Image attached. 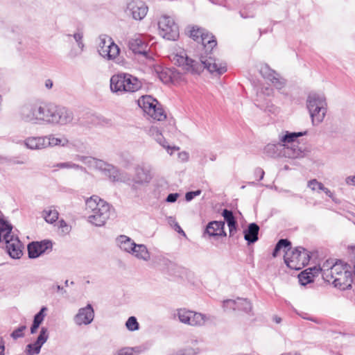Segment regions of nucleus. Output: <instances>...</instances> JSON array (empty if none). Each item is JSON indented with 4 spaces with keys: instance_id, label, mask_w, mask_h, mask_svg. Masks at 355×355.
<instances>
[{
    "instance_id": "nucleus-43",
    "label": "nucleus",
    "mask_w": 355,
    "mask_h": 355,
    "mask_svg": "<svg viewBox=\"0 0 355 355\" xmlns=\"http://www.w3.org/2000/svg\"><path fill=\"white\" fill-rule=\"evenodd\" d=\"M55 167H58L59 168H67V169H75V170H79L82 169V167L71 162H60L58 163L56 165H55Z\"/></svg>"
},
{
    "instance_id": "nucleus-20",
    "label": "nucleus",
    "mask_w": 355,
    "mask_h": 355,
    "mask_svg": "<svg viewBox=\"0 0 355 355\" xmlns=\"http://www.w3.org/2000/svg\"><path fill=\"white\" fill-rule=\"evenodd\" d=\"M6 244V248L10 256L13 259H19L22 254L21 243L19 240L10 234L8 239L3 240Z\"/></svg>"
},
{
    "instance_id": "nucleus-49",
    "label": "nucleus",
    "mask_w": 355,
    "mask_h": 355,
    "mask_svg": "<svg viewBox=\"0 0 355 355\" xmlns=\"http://www.w3.org/2000/svg\"><path fill=\"white\" fill-rule=\"evenodd\" d=\"M168 222L171 225H173L174 229L175 231H177L178 233L182 234L185 236L184 232L182 230L181 227L178 225V223L176 222L175 218L170 216L168 218Z\"/></svg>"
},
{
    "instance_id": "nucleus-19",
    "label": "nucleus",
    "mask_w": 355,
    "mask_h": 355,
    "mask_svg": "<svg viewBox=\"0 0 355 355\" xmlns=\"http://www.w3.org/2000/svg\"><path fill=\"white\" fill-rule=\"evenodd\" d=\"M260 73L265 78L271 81L277 89H282L286 85L285 80L266 65L260 69Z\"/></svg>"
},
{
    "instance_id": "nucleus-5",
    "label": "nucleus",
    "mask_w": 355,
    "mask_h": 355,
    "mask_svg": "<svg viewBox=\"0 0 355 355\" xmlns=\"http://www.w3.org/2000/svg\"><path fill=\"white\" fill-rule=\"evenodd\" d=\"M306 106L313 124L321 123L326 114L327 103L324 95L311 93L306 99Z\"/></svg>"
},
{
    "instance_id": "nucleus-61",
    "label": "nucleus",
    "mask_w": 355,
    "mask_h": 355,
    "mask_svg": "<svg viewBox=\"0 0 355 355\" xmlns=\"http://www.w3.org/2000/svg\"><path fill=\"white\" fill-rule=\"evenodd\" d=\"M40 327V324H37V323H35V322H33V324L31 327V334H34L37 332V329L39 328Z\"/></svg>"
},
{
    "instance_id": "nucleus-35",
    "label": "nucleus",
    "mask_w": 355,
    "mask_h": 355,
    "mask_svg": "<svg viewBox=\"0 0 355 355\" xmlns=\"http://www.w3.org/2000/svg\"><path fill=\"white\" fill-rule=\"evenodd\" d=\"M334 264L332 261L327 260L320 267L322 277L327 282H330L332 279L331 271Z\"/></svg>"
},
{
    "instance_id": "nucleus-51",
    "label": "nucleus",
    "mask_w": 355,
    "mask_h": 355,
    "mask_svg": "<svg viewBox=\"0 0 355 355\" xmlns=\"http://www.w3.org/2000/svg\"><path fill=\"white\" fill-rule=\"evenodd\" d=\"M201 193L200 190H196L194 191H189L187 192L185 195V199L187 201H191L193 200L196 196H199Z\"/></svg>"
},
{
    "instance_id": "nucleus-8",
    "label": "nucleus",
    "mask_w": 355,
    "mask_h": 355,
    "mask_svg": "<svg viewBox=\"0 0 355 355\" xmlns=\"http://www.w3.org/2000/svg\"><path fill=\"white\" fill-rule=\"evenodd\" d=\"M174 318H177L180 322L191 327L205 326L210 320L206 314L189 310L185 308L178 309Z\"/></svg>"
},
{
    "instance_id": "nucleus-63",
    "label": "nucleus",
    "mask_w": 355,
    "mask_h": 355,
    "mask_svg": "<svg viewBox=\"0 0 355 355\" xmlns=\"http://www.w3.org/2000/svg\"><path fill=\"white\" fill-rule=\"evenodd\" d=\"M45 85L48 89H51L53 87V82L51 80H46Z\"/></svg>"
},
{
    "instance_id": "nucleus-27",
    "label": "nucleus",
    "mask_w": 355,
    "mask_h": 355,
    "mask_svg": "<svg viewBox=\"0 0 355 355\" xmlns=\"http://www.w3.org/2000/svg\"><path fill=\"white\" fill-rule=\"evenodd\" d=\"M152 176L150 169L144 166H138L135 169L134 182L136 184H143L150 181Z\"/></svg>"
},
{
    "instance_id": "nucleus-64",
    "label": "nucleus",
    "mask_w": 355,
    "mask_h": 355,
    "mask_svg": "<svg viewBox=\"0 0 355 355\" xmlns=\"http://www.w3.org/2000/svg\"><path fill=\"white\" fill-rule=\"evenodd\" d=\"M273 321L277 324H279L282 322V318L276 315L273 318Z\"/></svg>"
},
{
    "instance_id": "nucleus-48",
    "label": "nucleus",
    "mask_w": 355,
    "mask_h": 355,
    "mask_svg": "<svg viewBox=\"0 0 355 355\" xmlns=\"http://www.w3.org/2000/svg\"><path fill=\"white\" fill-rule=\"evenodd\" d=\"M73 37L76 42L79 49L83 51L84 49V44L83 42V33L80 31H77L73 35Z\"/></svg>"
},
{
    "instance_id": "nucleus-31",
    "label": "nucleus",
    "mask_w": 355,
    "mask_h": 355,
    "mask_svg": "<svg viewBox=\"0 0 355 355\" xmlns=\"http://www.w3.org/2000/svg\"><path fill=\"white\" fill-rule=\"evenodd\" d=\"M199 340L198 339H191L188 341L184 348L178 352L180 355H196L200 349L198 347Z\"/></svg>"
},
{
    "instance_id": "nucleus-22",
    "label": "nucleus",
    "mask_w": 355,
    "mask_h": 355,
    "mask_svg": "<svg viewBox=\"0 0 355 355\" xmlns=\"http://www.w3.org/2000/svg\"><path fill=\"white\" fill-rule=\"evenodd\" d=\"M44 136H31L23 141L24 146L31 150H40L46 148Z\"/></svg>"
},
{
    "instance_id": "nucleus-26",
    "label": "nucleus",
    "mask_w": 355,
    "mask_h": 355,
    "mask_svg": "<svg viewBox=\"0 0 355 355\" xmlns=\"http://www.w3.org/2000/svg\"><path fill=\"white\" fill-rule=\"evenodd\" d=\"M39 124H51L53 117V104L39 105Z\"/></svg>"
},
{
    "instance_id": "nucleus-41",
    "label": "nucleus",
    "mask_w": 355,
    "mask_h": 355,
    "mask_svg": "<svg viewBox=\"0 0 355 355\" xmlns=\"http://www.w3.org/2000/svg\"><path fill=\"white\" fill-rule=\"evenodd\" d=\"M299 281L302 285H306L307 284L313 281L314 274L310 272L308 269L302 272L299 276Z\"/></svg>"
},
{
    "instance_id": "nucleus-25",
    "label": "nucleus",
    "mask_w": 355,
    "mask_h": 355,
    "mask_svg": "<svg viewBox=\"0 0 355 355\" xmlns=\"http://www.w3.org/2000/svg\"><path fill=\"white\" fill-rule=\"evenodd\" d=\"M224 226L225 223L223 221H211L207 225L205 233L210 236H225Z\"/></svg>"
},
{
    "instance_id": "nucleus-21",
    "label": "nucleus",
    "mask_w": 355,
    "mask_h": 355,
    "mask_svg": "<svg viewBox=\"0 0 355 355\" xmlns=\"http://www.w3.org/2000/svg\"><path fill=\"white\" fill-rule=\"evenodd\" d=\"M46 148L59 147H67L69 144L67 137L62 135L49 134L44 136Z\"/></svg>"
},
{
    "instance_id": "nucleus-36",
    "label": "nucleus",
    "mask_w": 355,
    "mask_h": 355,
    "mask_svg": "<svg viewBox=\"0 0 355 355\" xmlns=\"http://www.w3.org/2000/svg\"><path fill=\"white\" fill-rule=\"evenodd\" d=\"M42 217L47 223H53L58 220V212L52 207H48L42 211Z\"/></svg>"
},
{
    "instance_id": "nucleus-2",
    "label": "nucleus",
    "mask_w": 355,
    "mask_h": 355,
    "mask_svg": "<svg viewBox=\"0 0 355 355\" xmlns=\"http://www.w3.org/2000/svg\"><path fill=\"white\" fill-rule=\"evenodd\" d=\"M291 242L287 239H280L277 243L272 255L276 257L282 249H284V261L291 269L299 270L303 268L309 261L308 252L302 247L295 249L289 248Z\"/></svg>"
},
{
    "instance_id": "nucleus-53",
    "label": "nucleus",
    "mask_w": 355,
    "mask_h": 355,
    "mask_svg": "<svg viewBox=\"0 0 355 355\" xmlns=\"http://www.w3.org/2000/svg\"><path fill=\"white\" fill-rule=\"evenodd\" d=\"M321 191H322L327 196L331 198L333 201H334L335 202H338L337 199L334 197V193L328 188L325 187L323 185Z\"/></svg>"
},
{
    "instance_id": "nucleus-11",
    "label": "nucleus",
    "mask_w": 355,
    "mask_h": 355,
    "mask_svg": "<svg viewBox=\"0 0 355 355\" xmlns=\"http://www.w3.org/2000/svg\"><path fill=\"white\" fill-rule=\"evenodd\" d=\"M159 34L163 38L175 41L179 37V28L173 18L162 16L158 21Z\"/></svg>"
},
{
    "instance_id": "nucleus-52",
    "label": "nucleus",
    "mask_w": 355,
    "mask_h": 355,
    "mask_svg": "<svg viewBox=\"0 0 355 355\" xmlns=\"http://www.w3.org/2000/svg\"><path fill=\"white\" fill-rule=\"evenodd\" d=\"M114 355H134L133 349L130 347H125L119 350Z\"/></svg>"
},
{
    "instance_id": "nucleus-30",
    "label": "nucleus",
    "mask_w": 355,
    "mask_h": 355,
    "mask_svg": "<svg viewBox=\"0 0 355 355\" xmlns=\"http://www.w3.org/2000/svg\"><path fill=\"white\" fill-rule=\"evenodd\" d=\"M116 245L123 252L130 254L135 242L125 235H120L116 239Z\"/></svg>"
},
{
    "instance_id": "nucleus-15",
    "label": "nucleus",
    "mask_w": 355,
    "mask_h": 355,
    "mask_svg": "<svg viewBox=\"0 0 355 355\" xmlns=\"http://www.w3.org/2000/svg\"><path fill=\"white\" fill-rule=\"evenodd\" d=\"M94 318V311L92 306L88 304L86 306L78 309L73 317V322L77 326L88 325Z\"/></svg>"
},
{
    "instance_id": "nucleus-44",
    "label": "nucleus",
    "mask_w": 355,
    "mask_h": 355,
    "mask_svg": "<svg viewBox=\"0 0 355 355\" xmlns=\"http://www.w3.org/2000/svg\"><path fill=\"white\" fill-rule=\"evenodd\" d=\"M46 311L47 308L46 306L42 307L40 311L34 316L33 322L40 325L44 320Z\"/></svg>"
},
{
    "instance_id": "nucleus-10",
    "label": "nucleus",
    "mask_w": 355,
    "mask_h": 355,
    "mask_svg": "<svg viewBox=\"0 0 355 355\" xmlns=\"http://www.w3.org/2000/svg\"><path fill=\"white\" fill-rule=\"evenodd\" d=\"M98 41V51L103 58L111 60L119 55L120 49L111 37L101 35Z\"/></svg>"
},
{
    "instance_id": "nucleus-4",
    "label": "nucleus",
    "mask_w": 355,
    "mask_h": 355,
    "mask_svg": "<svg viewBox=\"0 0 355 355\" xmlns=\"http://www.w3.org/2000/svg\"><path fill=\"white\" fill-rule=\"evenodd\" d=\"M110 87L112 92L118 94L134 93L142 87V83L130 73H120L111 77Z\"/></svg>"
},
{
    "instance_id": "nucleus-12",
    "label": "nucleus",
    "mask_w": 355,
    "mask_h": 355,
    "mask_svg": "<svg viewBox=\"0 0 355 355\" xmlns=\"http://www.w3.org/2000/svg\"><path fill=\"white\" fill-rule=\"evenodd\" d=\"M129 49L135 54H139L140 60L150 67L153 65V58L148 53L147 44L141 35H134L128 40Z\"/></svg>"
},
{
    "instance_id": "nucleus-33",
    "label": "nucleus",
    "mask_w": 355,
    "mask_h": 355,
    "mask_svg": "<svg viewBox=\"0 0 355 355\" xmlns=\"http://www.w3.org/2000/svg\"><path fill=\"white\" fill-rule=\"evenodd\" d=\"M199 42H200L202 44L204 48L209 51H211L217 44L214 36L209 33L206 31L203 33V35H202V37H200Z\"/></svg>"
},
{
    "instance_id": "nucleus-9",
    "label": "nucleus",
    "mask_w": 355,
    "mask_h": 355,
    "mask_svg": "<svg viewBox=\"0 0 355 355\" xmlns=\"http://www.w3.org/2000/svg\"><path fill=\"white\" fill-rule=\"evenodd\" d=\"M138 105L145 113L157 121H163L166 115L157 101L150 96H142L137 101Z\"/></svg>"
},
{
    "instance_id": "nucleus-50",
    "label": "nucleus",
    "mask_w": 355,
    "mask_h": 355,
    "mask_svg": "<svg viewBox=\"0 0 355 355\" xmlns=\"http://www.w3.org/2000/svg\"><path fill=\"white\" fill-rule=\"evenodd\" d=\"M26 329L25 326H21L18 329H15L12 334L11 337L14 339H17L24 336L23 331Z\"/></svg>"
},
{
    "instance_id": "nucleus-56",
    "label": "nucleus",
    "mask_w": 355,
    "mask_h": 355,
    "mask_svg": "<svg viewBox=\"0 0 355 355\" xmlns=\"http://www.w3.org/2000/svg\"><path fill=\"white\" fill-rule=\"evenodd\" d=\"M265 110L269 112L276 113L278 111V108L273 105H267Z\"/></svg>"
},
{
    "instance_id": "nucleus-32",
    "label": "nucleus",
    "mask_w": 355,
    "mask_h": 355,
    "mask_svg": "<svg viewBox=\"0 0 355 355\" xmlns=\"http://www.w3.org/2000/svg\"><path fill=\"white\" fill-rule=\"evenodd\" d=\"M283 148L282 143L277 144H268L264 148V153L271 157H283Z\"/></svg>"
},
{
    "instance_id": "nucleus-34",
    "label": "nucleus",
    "mask_w": 355,
    "mask_h": 355,
    "mask_svg": "<svg viewBox=\"0 0 355 355\" xmlns=\"http://www.w3.org/2000/svg\"><path fill=\"white\" fill-rule=\"evenodd\" d=\"M12 229V225L0 217V242L10 236Z\"/></svg>"
},
{
    "instance_id": "nucleus-1",
    "label": "nucleus",
    "mask_w": 355,
    "mask_h": 355,
    "mask_svg": "<svg viewBox=\"0 0 355 355\" xmlns=\"http://www.w3.org/2000/svg\"><path fill=\"white\" fill-rule=\"evenodd\" d=\"M170 59L186 72L193 74H199L205 69L215 75L223 74L227 71L226 62L221 59L208 54L194 55L191 58L182 49H176L175 52L170 55Z\"/></svg>"
},
{
    "instance_id": "nucleus-47",
    "label": "nucleus",
    "mask_w": 355,
    "mask_h": 355,
    "mask_svg": "<svg viewBox=\"0 0 355 355\" xmlns=\"http://www.w3.org/2000/svg\"><path fill=\"white\" fill-rule=\"evenodd\" d=\"M223 307L225 310L237 309V299L236 300H226L223 301Z\"/></svg>"
},
{
    "instance_id": "nucleus-6",
    "label": "nucleus",
    "mask_w": 355,
    "mask_h": 355,
    "mask_svg": "<svg viewBox=\"0 0 355 355\" xmlns=\"http://www.w3.org/2000/svg\"><path fill=\"white\" fill-rule=\"evenodd\" d=\"M75 159L87 165L91 168L101 171L103 174L108 177L113 182L121 180L120 173L112 164H107L103 160L97 159L92 157L76 155Z\"/></svg>"
},
{
    "instance_id": "nucleus-58",
    "label": "nucleus",
    "mask_w": 355,
    "mask_h": 355,
    "mask_svg": "<svg viewBox=\"0 0 355 355\" xmlns=\"http://www.w3.org/2000/svg\"><path fill=\"white\" fill-rule=\"evenodd\" d=\"M308 270L310 272H312V274H314V277L317 275L320 272H321L320 267H314V268H308Z\"/></svg>"
},
{
    "instance_id": "nucleus-7",
    "label": "nucleus",
    "mask_w": 355,
    "mask_h": 355,
    "mask_svg": "<svg viewBox=\"0 0 355 355\" xmlns=\"http://www.w3.org/2000/svg\"><path fill=\"white\" fill-rule=\"evenodd\" d=\"M332 284L334 287L340 290H346L351 288L353 282V277L349 270L348 266L341 261L336 262L332 268Z\"/></svg>"
},
{
    "instance_id": "nucleus-54",
    "label": "nucleus",
    "mask_w": 355,
    "mask_h": 355,
    "mask_svg": "<svg viewBox=\"0 0 355 355\" xmlns=\"http://www.w3.org/2000/svg\"><path fill=\"white\" fill-rule=\"evenodd\" d=\"M345 182L348 186L355 187V175L346 177L345 179Z\"/></svg>"
},
{
    "instance_id": "nucleus-16",
    "label": "nucleus",
    "mask_w": 355,
    "mask_h": 355,
    "mask_svg": "<svg viewBox=\"0 0 355 355\" xmlns=\"http://www.w3.org/2000/svg\"><path fill=\"white\" fill-rule=\"evenodd\" d=\"M39 105H26L20 110L21 119L27 123L31 124H39Z\"/></svg>"
},
{
    "instance_id": "nucleus-46",
    "label": "nucleus",
    "mask_w": 355,
    "mask_h": 355,
    "mask_svg": "<svg viewBox=\"0 0 355 355\" xmlns=\"http://www.w3.org/2000/svg\"><path fill=\"white\" fill-rule=\"evenodd\" d=\"M58 224V228L63 235L68 234L71 232V227L64 220H60Z\"/></svg>"
},
{
    "instance_id": "nucleus-55",
    "label": "nucleus",
    "mask_w": 355,
    "mask_h": 355,
    "mask_svg": "<svg viewBox=\"0 0 355 355\" xmlns=\"http://www.w3.org/2000/svg\"><path fill=\"white\" fill-rule=\"evenodd\" d=\"M179 196V194L177 193H170L167 198H166V202H175L178 198Z\"/></svg>"
},
{
    "instance_id": "nucleus-24",
    "label": "nucleus",
    "mask_w": 355,
    "mask_h": 355,
    "mask_svg": "<svg viewBox=\"0 0 355 355\" xmlns=\"http://www.w3.org/2000/svg\"><path fill=\"white\" fill-rule=\"evenodd\" d=\"M130 254L135 259L144 262L149 261L151 258L150 252L144 244L135 243Z\"/></svg>"
},
{
    "instance_id": "nucleus-38",
    "label": "nucleus",
    "mask_w": 355,
    "mask_h": 355,
    "mask_svg": "<svg viewBox=\"0 0 355 355\" xmlns=\"http://www.w3.org/2000/svg\"><path fill=\"white\" fill-rule=\"evenodd\" d=\"M306 134V132H286L284 135H283L280 139V141L282 144H293V141L299 137H302Z\"/></svg>"
},
{
    "instance_id": "nucleus-3",
    "label": "nucleus",
    "mask_w": 355,
    "mask_h": 355,
    "mask_svg": "<svg viewBox=\"0 0 355 355\" xmlns=\"http://www.w3.org/2000/svg\"><path fill=\"white\" fill-rule=\"evenodd\" d=\"M87 222L96 227H103L110 216V205L99 196L94 195L85 200Z\"/></svg>"
},
{
    "instance_id": "nucleus-40",
    "label": "nucleus",
    "mask_w": 355,
    "mask_h": 355,
    "mask_svg": "<svg viewBox=\"0 0 355 355\" xmlns=\"http://www.w3.org/2000/svg\"><path fill=\"white\" fill-rule=\"evenodd\" d=\"M237 309L245 312H250L252 309V303L245 298H237Z\"/></svg>"
},
{
    "instance_id": "nucleus-14",
    "label": "nucleus",
    "mask_w": 355,
    "mask_h": 355,
    "mask_svg": "<svg viewBox=\"0 0 355 355\" xmlns=\"http://www.w3.org/2000/svg\"><path fill=\"white\" fill-rule=\"evenodd\" d=\"M73 119L72 111L64 106L53 104L51 125H64L70 123Z\"/></svg>"
},
{
    "instance_id": "nucleus-62",
    "label": "nucleus",
    "mask_w": 355,
    "mask_h": 355,
    "mask_svg": "<svg viewBox=\"0 0 355 355\" xmlns=\"http://www.w3.org/2000/svg\"><path fill=\"white\" fill-rule=\"evenodd\" d=\"M52 288L55 289L58 292H62V294L66 293V291L64 290L63 287L60 286V285H54L52 286Z\"/></svg>"
},
{
    "instance_id": "nucleus-29",
    "label": "nucleus",
    "mask_w": 355,
    "mask_h": 355,
    "mask_svg": "<svg viewBox=\"0 0 355 355\" xmlns=\"http://www.w3.org/2000/svg\"><path fill=\"white\" fill-rule=\"evenodd\" d=\"M259 227L257 224L252 223L249 224L248 228L244 230V239L248 244L255 243L259 237Z\"/></svg>"
},
{
    "instance_id": "nucleus-57",
    "label": "nucleus",
    "mask_w": 355,
    "mask_h": 355,
    "mask_svg": "<svg viewBox=\"0 0 355 355\" xmlns=\"http://www.w3.org/2000/svg\"><path fill=\"white\" fill-rule=\"evenodd\" d=\"M264 173L263 170L260 168H257L254 170V175L256 176H259V180H262L263 178Z\"/></svg>"
},
{
    "instance_id": "nucleus-45",
    "label": "nucleus",
    "mask_w": 355,
    "mask_h": 355,
    "mask_svg": "<svg viewBox=\"0 0 355 355\" xmlns=\"http://www.w3.org/2000/svg\"><path fill=\"white\" fill-rule=\"evenodd\" d=\"M323 184L318 182L316 179L311 180L308 182L307 187L313 191L319 192L322 189Z\"/></svg>"
},
{
    "instance_id": "nucleus-23",
    "label": "nucleus",
    "mask_w": 355,
    "mask_h": 355,
    "mask_svg": "<svg viewBox=\"0 0 355 355\" xmlns=\"http://www.w3.org/2000/svg\"><path fill=\"white\" fill-rule=\"evenodd\" d=\"M306 153L297 144H284L283 157L290 159L304 157Z\"/></svg>"
},
{
    "instance_id": "nucleus-39",
    "label": "nucleus",
    "mask_w": 355,
    "mask_h": 355,
    "mask_svg": "<svg viewBox=\"0 0 355 355\" xmlns=\"http://www.w3.org/2000/svg\"><path fill=\"white\" fill-rule=\"evenodd\" d=\"M187 31L190 37L193 39L195 41L200 42V39L202 35H203L205 30L198 26H193L187 27Z\"/></svg>"
},
{
    "instance_id": "nucleus-17",
    "label": "nucleus",
    "mask_w": 355,
    "mask_h": 355,
    "mask_svg": "<svg viewBox=\"0 0 355 355\" xmlns=\"http://www.w3.org/2000/svg\"><path fill=\"white\" fill-rule=\"evenodd\" d=\"M49 338L48 329L43 327L40 329V334L37 340L26 346V352L27 355H36L40 352L41 347L47 341Z\"/></svg>"
},
{
    "instance_id": "nucleus-28",
    "label": "nucleus",
    "mask_w": 355,
    "mask_h": 355,
    "mask_svg": "<svg viewBox=\"0 0 355 355\" xmlns=\"http://www.w3.org/2000/svg\"><path fill=\"white\" fill-rule=\"evenodd\" d=\"M148 135L153 137L159 145H161L163 148L167 149L168 152L171 155L172 152H169L170 149L178 150V148L173 147L171 148V147L167 144V142L164 137L162 135V133L160 132L159 128L156 126H151L148 130Z\"/></svg>"
},
{
    "instance_id": "nucleus-42",
    "label": "nucleus",
    "mask_w": 355,
    "mask_h": 355,
    "mask_svg": "<svg viewBox=\"0 0 355 355\" xmlns=\"http://www.w3.org/2000/svg\"><path fill=\"white\" fill-rule=\"evenodd\" d=\"M125 326L130 331H135L139 329V324L135 316H130L125 322Z\"/></svg>"
},
{
    "instance_id": "nucleus-60",
    "label": "nucleus",
    "mask_w": 355,
    "mask_h": 355,
    "mask_svg": "<svg viewBox=\"0 0 355 355\" xmlns=\"http://www.w3.org/2000/svg\"><path fill=\"white\" fill-rule=\"evenodd\" d=\"M179 157L184 162H186L189 159V155L186 152H182L179 153Z\"/></svg>"
},
{
    "instance_id": "nucleus-18",
    "label": "nucleus",
    "mask_w": 355,
    "mask_h": 355,
    "mask_svg": "<svg viewBox=\"0 0 355 355\" xmlns=\"http://www.w3.org/2000/svg\"><path fill=\"white\" fill-rule=\"evenodd\" d=\"M51 248L52 243L50 241L32 242L28 245V257L31 259L37 258L48 250H51Z\"/></svg>"
},
{
    "instance_id": "nucleus-37",
    "label": "nucleus",
    "mask_w": 355,
    "mask_h": 355,
    "mask_svg": "<svg viewBox=\"0 0 355 355\" xmlns=\"http://www.w3.org/2000/svg\"><path fill=\"white\" fill-rule=\"evenodd\" d=\"M222 215L227 223L230 234H232V232L235 231L236 229V222L234 219L232 211L227 209H224Z\"/></svg>"
},
{
    "instance_id": "nucleus-59",
    "label": "nucleus",
    "mask_w": 355,
    "mask_h": 355,
    "mask_svg": "<svg viewBox=\"0 0 355 355\" xmlns=\"http://www.w3.org/2000/svg\"><path fill=\"white\" fill-rule=\"evenodd\" d=\"M5 343L2 338H0V355H4Z\"/></svg>"
},
{
    "instance_id": "nucleus-13",
    "label": "nucleus",
    "mask_w": 355,
    "mask_h": 355,
    "mask_svg": "<svg viewBox=\"0 0 355 355\" xmlns=\"http://www.w3.org/2000/svg\"><path fill=\"white\" fill-rule=\"evenodd\" d=\"M148 8L144 2L140 0H128L125 8V12L128 16L131 17L135 20L143 19Z\"/></svg>"
}]
</instances>
